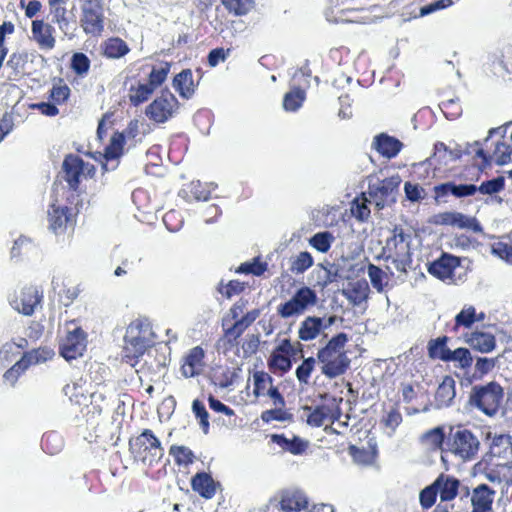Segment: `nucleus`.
<instances>
[{
    "label": "nucleus",
    "mask_w": 512,
    "mask_h": 512,
    "mask_svg": "<svg viewBox=\"0 0 512 512\" xmlns=\"http://www.w3.org/2000/svg\"><path fill=\"white\" fill-rule=\"evenodd\" d=\"M347 340L345 333H339L318 351L317 357L322 364L321 371L326 377H338L349 367L350 360L345 352Z\"/></svg>",
    "instance_id": "f257e3e1"
},
{
    "label": "nucleus",
    "mask_w": 512,
    "mask_h": 512,
    "mask_svg": "<svg viewBox=\"0 0 512 512\" xmlns=\"http://www.w3.org/2000/svg\"><path fill=\"white\" fill-rule=\"evenodd\" d=\"M155 334L151 323L146 318L133 320L126 329L124 336L125 357L137 358L154 345Z\"/></svg>",
    "instance_id": "f03ea898"
},
{
    "label": "nucleus",
    "mask_w": 512,
    "mask_h": 512,
    "mask_svg": "<svg viewBox=\"0 0 512 512\" xmlns=\"http://www.w3.org/2000/svg\"><path fill=\"white\" fill-rule=\"evenodd\" d=\"M410 242V234L405 233L399 227L393 229L392 236L386 241V260H390L398 272L407 273V269L412 263Z\"/></svg>",
    "instance_id": "7ed1b4c3"
},
{
    "label": "nucleus",
    "mask_w": 512,
    "mask_h": 512,
    "mask_svg": "<svg viewBox=\"0 0 512 512\" xmlns=\"http://www.w3.org/2000/svg\"><path fill=\"white\" fill-rule=\"evenodd\" d=\"M504 397L503 388L497 382L474 386L471 390L469 403L488 416L498 412Z\"/></svg>",
    "instance_id": "20e7f679"
},
{
    "label": "nucleus",
    "mask_w": 512,
    "mask_h": 512,
    "mask_svg": "<svg viewBox=\"0 0 512 512\" xmlns=\"http://www.w3.org/2000/svg\"><path fill=\"white\" fill-rule=\"evenodd\" d=\"M129 447L134 459L145 465L158 462L164 454L159 439L149 429H145L140 435L131 439Z\"/></svg>",
    "instance_id": "39448f33"
},
{
    "label": "nucleus",
    "mask_w": 512,
    "mask_h": 512,
    "mask_svg": "<svg viewBox=\"0 0 512 512\" xmlns=\"http://www.w3.org/2000/svg\"><path fill=\"white\" fill-rule=\"evenodd\" d=\"M318 303V296L314 289L308 286H301L295 290L291 297L280 303L277 308V314L283 319L298 317L309 311Z\"/></svg>",
    "instance_id": "423d86ee"
},
{
    "label": "nucleus",
    "mask_w": 512,
    "mask_h": 512,
    "mask_svg": "<svg viewBox=\"0 0 512 512\" xmlns=\"http://www.w3.org/2000/svg\"><path fill=\"white\" fill-rule=\"evenodd\" d=\"M65 330L66 335L60 342V354L71 361L83 355L87 346L86 335L74 322L67 323Z\"/></svg>",
    "instance_id": "0eeeda50"
},
{
    "label": "nucleus",
    "mask_w": 512,
    "mask_h": 512,
    "mask_svg": "<svg viewBox=\"0 0 512 512\" xmlns=\"http://www.w3.org/2000/svg\"><path fill=\"white\" fill-rule=\"evenodd\" d=\"M104 10L99 0H86L81 6L80 25L87 35L100 36L104 31Z\"/></svg>",
    "instance_id": "6e6552de"
},
{
    "label": "nucleus",
    "mask_w": 512,
    "mask_h": 512,
    "mask_svg": "<svg viewBox=\"0 0 512 512\" xmlns=\"http://www.w3.org/2000/svg\"><path fill=\"white\" fill-rule=\"evenodd\" d=\"M42 298V291L36 286L26 285L20 290H15L9 294L8 301L15 311L25 316H31L41 304Z\"/></svg>",
    "instance_id": "1a4fd4ad"
},
{
    "label": "nucleus",
    "mask_w": 512,
    "mask_h": 512,
    "mask_svg": "<svg viewBox=\"0 0 512 512\" xmlns=\"http://www.w3.org/2000/svg\"><path fill=\"white\" fill-rule=\"evenodd\" d=\"M62 170L69 187L74 190L77 189L82 179L90 178L95 174L94 165L73 154L66 156Z\"/></svg>",
    "instance_id": "9d476101"
},
{
    "label": "nucleus",
    "mask_w": 512,
    "mask_h": 512,
    "mask_svg": "<svg viewBox=\"0 0 512 512\" xmlns=\"http://www.w3.org/2000/svg\"><path fill=\"white\" fill-rule=\"evenodd\" d=\"M399 177H390L377 180L369 185V202H373L378 209L395 202L396 193L400 185Z\"/></svg>",
    "instance_id": "9b49d317"
},
{
    "label": "nucleus",
    "mask_w": 512,
    "mask_h": 512,
    "mask_svg": "<svg viewBox=\"0 0 512 512\" xmlns=\"http://www.w3.org/2000/svg\"><path fill=\"white\" fill-rule=\"evenodd\" d=\"M451 452L463 460L474 459L480 448V441L471 431L457 429L451 434Z\"/></svg>",
    "instance_id": "f8f14e48"
},
{
    "label": "nucleus",
    "mask_w": 512,
    "mask_h": 512,
    "mask_svg": "<svg viewBox=\"0 0 512 512\" xmlns=\"http://www.w3.org/2000/svg\"><path fill=\"white\" fill-rule=\"evenodd\" d=\"M177 108V98L165 90L146 108V115L156 123H164L173 116Z\"/></svg>",
    "instance_id": "ddd939ff"
},
{
    "label": "nucleus",
    "mask_w": 512,
    "mask_h": 512,
    "mask_svg": "<svg viewBox=\"0 0 512 512\" xmlns=\"http://www.w3.org/2000/svg\"><path fill=\"white\" fill-rule=\"evenodd\" d=\"M435 223L439 225H450L460 229H468L473 232H482V227L476 218L464 215L460 212H443L435 216Z\"/></svg>",
    "instance_id": "4468645a"
},
{
    "label": "nucleus",
    "mask_w": 512,
    "mask_h": 512,
    "mask_svg": "<svg viewBox=\"0 0 512 512\" xmlns=\"http://www.w3.org/2000/svg\"><path fill=\"white\" fill-rule=\"evenodd\" d=\"M55 29L43 20H33L31 23L30 39L34 41L40 50L50 51L56 45Z\"/></svg>",
    "instance_id": "2eb2a0df"
},
{
    "label": "nucleus",
    "mask_w": 512,
    "mask_h": 512,
    "mask_svg": "<svg viewBox=\"0 0 512 512\" xmlns=\"http://www.w3.org/2000/svg\"><path fill=\"white\" fill-rule=\"evenodd\" d=\"M369 293V284L365 279L351 280L341 290V294L353 307H360L366 303Z\"/></svg>",
    "instance_id": "dca6fc26"
},
{
    "label": "nucleus",
    "mask_w": 512,
    "mask_h": 512,
    "mask_svg": "<svg viewBox=\"0 0 512 512\" xmlns=\"http://www.w3.org/2000/svg\"><path fill=\"white\" fill-rule=\"evenodd\" d=\"M125 143V136L121 132H115L111 138L110 143L105 148L104 162L102 169L104 171L115 170L118 166V159L123 154Z\"/></svg>",
    "instance_id": "f3484780"
},
{
    "label": "nucleus",
    "mask_w": 512,
    "mask_h": 512,
    "mask_svg": "<svg viewBox=\"0 0 512 512\" xmlns=\"http://www.w3.org/2000/svg\"><path fill=\"white\" fill-rule=\"evenodd\" d=\"M459 265L460 260L458 257L443 254L438 260L429 265L428 272L441 280H447L452 278L454 270Z\"/></svg>",
    "instance_id": "a211bd4d"
},
{
    "label": "nucleus",
    "mask_w": 512,
    "mask_h": 512,
    "mask_svg": "<svg viewBox=\"0 0 512 512\" xmlns=\"http://www.w3.org/2000/svg\"><path fill=\"white\" fill-rule=\"evenodd\" d=\"M203 359V349L199 346L192 348L187 355L183 357L181 366L182 375L186 378H190L201 374L205 366Z\"/></svg>",
    "instance_id": "6ab92c4d"
},
{
    "label": "nucleus",
    "mask_w": 512,
    "mask_h": 512,
    "mask_svg": "<svg viewBox=\"0 0 512 512\" xmlns=\"http://www.w3.org/2000/svg\"><path fill=\"white\" fill-rule=\"evenodd\" d=\"M477 156L481 157L485 162H495L497 165L503 166L512 163V143L510 140L497 142L492 154L488 155L484 149H478Z\"/></svg>",
    "instance_id": "aec40b11"
},
{
    "label": "nucleus",
    "mask_w": 512,
    "mask_h": 512,
    "mask_svg": "<svg viewBox=\"0 0 512 512\" xmlns=\"http://www.w3.org/2000/svg\"><path fill=\"white\" fill-rule=\"evenodd\" d=\"M433 483L441 501H451L458 494L460 481L453 476L442 473Z\"/></svg>",
    "instance_id": "412c9836"
},
{
    "label": "nucleus",
    "mask_w": 512,
    "mask_h": 512,
    "mask_svg": "<svg viewBox=\"0 0 512 512\" xmlns=\"http://www.w3.org/2000/svg\"><path fill=\"white\" fill-rule=\"evenodd\" d=\"M437 198L452 194L456 198L472 196L477 192V186L473 184H456L454 182H446L434 188Z\"/></svg>",
    "instance_id": "4be33fe9"
},
{
    "label": "nucleus",
    "mask_w": 512,
    "mask_h": 512,
    "mask_svg": "<svg viewBox=\"0 0 512 512\" xmlns=\"http://www.w3.org/2000/svg\"><path fill=\"white\" fill-rule=\"evenodd\" d=\"M324 330V319L316 316L306 317L299 325L298 336L302 341L316 339Z\"/></svg>",
    "instance_id": "5701e85b"
},
{
    "label": "nucleus",
    "mask_w": 512,
    "mask_h": 512,
    "mask_svg": "<svg viewBox=\"0 0 512 512\" xmlns=\"http://www.w3.org/2000/svg\"><path fill=\"white\" fill-rule=\"evenodd\" d=\"M495 492L491 490L486 484L477 486L471 496V504L473 510L477 511H492V503Z\"/></svg>",
    "instance_id": "b1692460"
},
{
    "label": "nucleus",
    "mask_w": 512,
    "mask_h": 512,
    "mask_svg": "<svg viewBox=\"0 0 512 512\" xmlns=\"http://www.w3.org/2000/svg\"><path fill=\"white\" fill-rule=\"evenodd\" d=\"M466 342L475 350L481 353H489L496 347V340L493 334L483 331L472 332Z\"/></svg>",
    "instance_id": "393cba45"
},
{
    "label": "nucleus",
    "mask_w": 512,
    "mask_h": 512,
    "mask_svg": "<svg viewBox=\"0 0 512 512\" xmlns=\"http://www.w3.org/2000/svg\"><path fill=\"white\" fill-rule=\"evenodd\" d=\"M259 315L260 311L258 309H253L247 312L226 329V336L230 339L236 340L259 317Z\"/></svg>",
    "instance_id": "a878e982"
},
{
    "label": "nucleus",
    "mask_w": 512,
    "mask_h": 512,
    "mask_svg": "<svg viewBox=\"0 0 512 512\" xmlns=\"http://www.w3.org/2000/svg\"><path fill=\"white\" fill-rule=\"evenodd\" d=\"M273 442L277 443L282 449L294 454H302L308 447V441L301 439L295 435L287 437L285 435H273Z\"/></svg>",
    "instance_id": "bb28decb"
},
{
    "label": "nucleus",
    "mask_w": 512,
    "mask_h": 512,
    "mask_svg": "<svg viewBox=\"0 0 512 512\" xmlns=\"http://www.w3.org/2000/svg\"><path fill=\"white\" fill-rule=\"evenodd\" d=\"M374 145L376 150L387 158L396 156L402 147V143L398 139L384 133L375 138Z\"/></svg>",
    "instance_id": "cd10ccee"
},
{
    "label": "nucleus",
    "mask_w": 512,
    "mask_h": 512,
    "mask_svg": "<svg viewBox=\"0 0 512 512\" xmlns=\"http://www.w3.org/2000/svg\"><path fill=\"white\" fill-rule=\"evenodd\" d=\"M68 0H50V13L52 15V22L57 24L59 29L63 32L69 27L70 20L68 18L67 11Z\"/></svg>",
    "instance_id": "c85d7f7f"
},
{
    "label": "nucleus",
    "mask_w": 512,
    "mask_h": 512,
    "mask_svg": "<svg viewBox=\"0 0 512 512\" xmlns=\"http://www.w3.org/2000/svg\"><path fill=\"white\" fill-rule=\"evenodd\" d=\"M101 49L103 54L109 59H119L129 53L130 48L124 40L119 37H111L105 40Z\"/></svg>",
    "instance_id": "c756f323"
},
{
    "label": "nucleus",
    "mask_w": 512,
    "mask_h": 512,
    "mask_svg": "<svg viewBox=\"0 0 512 512\" xmlns=\"http://www.w3.org/2000/svg\"><path fill=\"white\" fill-rule=\"evenodd\" d=\"M192 489L198 492L202 497L210 499L216 492L214 480L207 473L196 474L191 481Z\"/></svg>",
    "instance_id": "7c9ffc66"
},
{
    "label": "nucleus",
    "mask_w": 512,
    "mask_h": 512,
    "mask_svg": "<svg viewBox=\"0 0 512 512\" xmlns=\"http://www.w3.org/2000/svg\"><path fill=\"white\" fill-rule=\"evenodd\" d=\"M308 497L300 492H287L282 495V510L284 512H296L303 508H308Z\"/></svg>",
    "instance_id": "2f4dec72"
},
{
    "label": "nucleus",
    "mask_w": 512,
    "mask_h": 512,
    "mask_svg": "<svg viewBox=\"0 0 512 512\" xmlns=\"http://www.w3.org/2000/svg\"><path fill=\"white\" fill-rule=\"evenodd\" d=\"M173 87L183 98L189 99L194 93L193 75L190 70H183L174 77Z\"/></svg>",
    "instance_id": "473e14b6"
},
{
    "label": "nucleus",
    "mask_w": 512,
    "mask_h": 512,
    "mask_svg": "<svg viewBox=\"0 0 512 512\" xmlns=\"http://www.w3.org/2000/svg\"><path fill=\"white\" fill-rule=\"evenodd\" d=\"M455 394V380L450 376H445L435 394L438 406L444 407L450 405Z\"/></svg>",
    "instance_id": "72a5a7b5"
},
{
    "label": "nucleus",
    "mask_w": 512,
    "mask_h": 512,
    "mask_svg": "<svg viewBox=\"0 0 512 512\" xmlns=\"http://www.w3.org/2000/svg\"><path fill=\"white\" fill-rule=\"evenodd\" d=\"M304 413L307 423L313 427H320L332 420L331 410L327 406H317L315 409L305 407Z\"/></svg>",
    "instance_id": "f704fd0d"
},
{
    "label": "nucleus",
    "mask_w": 512,
    "mask_h": 512,
    "mask_svg": "<svg viewBox=\"0 0 512 512\" xmlns=\"http://www.w3.org/2000/svg\"><path fill=\"white\" fill-rule=\"evenodd\" d=\"M486 478L490 482L497 483H506L507 485L512 484V465L510 464H500L495 468L488 470L485 473Z\"/></svg>",
    "instance_id": "c9c22d12"
},
{
    "label": "nucleus",
    "mask_w": 512,
    "mask_h": 512,
    "mask_svg": "<svg viewBox=\"0 0 512 512\" xmlns=\"http://www.w3.org/2000/svg\"><path fill=\"white\" fill-rule=\"evenodd\" d=\"M314 259L308 251H302L290 259V270L294 274H303L312 267Z\"/></svg>",
    "instance_id": "e433bc0d"
},
{
    "label": "nucleus",
    "mask_w": 512,
    "mask_h": 512,
    "mask_svg": "<svg viewBox=\"0 0 512 512\" xmlns=\"http://www.w3.org/2000/svg\"><path fill=\"white\" fill-rule=\"evenodd\" d=\"M448 338L446 336L432 339L428 343V353L433 359L446 361L450 349L446 346Z\"/></svg>",
    "instance_id": "4c0bfd02"
},
{
    "label": "nucleus",
    "mask_w": 512,
    "mask_h": 512,
    "mask_svg": "<svg viewBox=\"0 0 512 512\" xmlns=\"http://www.w3.org/2000/svg\"><path fill=\"white\" fill-rule=\"evenodd\" d=\"M335 237L332 233L328 231L318 232L314 234L309 240V245L316 249L320 253H327L332 243L334 242Z\"/></svg>",
    "instance_id": "58836bf2"
},
{
    "label": "nucleus",
    "mask_w": 512,
    "mask_h": 512,
    "mask_svg": "<svg viewBox=\"0 0 512 512\" xmlns=\"http://www.w3.org/2000/svg\"><path fill=\"white\" fill-rule=\"evenodd\" d=\"M305 98L306 93L304 90L300 88H294L284 95L283 108L286 111H296L302 106Z\"/></svg>",
    "instance_id": "ea45409f"
},
{
    "label": "nucleus",
    "mask_w": 512,
    "mask_h": 512,
    "mask_svg": "<svg viewBox=\"0 0 512 512\" xmlns=\"http://www.w3.org/2000/svg\"><path fill=\"white\" fill-rule=\"evenodd\" d=\"M446 362H454L458 367L465 369L472 365L473 358L467 348H457L450 350Z\"/></svg>",
    "instance_id": "a19ab883"
},
{
    "label": "nucleus",
    "mask_w": 512,
    "mask_h": 512,
    "mask_svg": "<svg viewBox=\"0 0 512 512\" xmlns=\"http://www.w3.org/2000/svg\"><path fill=\"white\" fill-rule=\"evenodd\" d=\"M223 6L234 15H246L254 7V0H221Z\"/></svg>",
    "instance_id": "79ce46f5"
},
{
    "label": "nucleus",
    "mask_w": 512,
    "mask_h": 512,
    "mask_svg": "<svg viewBox=\"0 0 512 512\" xmlns=\"http://www.w3.org/2000/svg\"><path fill=\"white\" fill-rule=\"evenodd\" d=\"M154 92L151 85L139 84L136 87H131L129 90V99L135 106L148 100L150 95Z\"/></svg>",
    "instance_id": "37998d69"
},
{
    "label": "nucleus",
    "mask_w": 512,
    "mask_h": 512,
    "mask_svg": "<svg viewBox=\"0 0 512 512\" xmlns=\"http://www.w3.org/2000/svg\"><path fill=\"white\" fill-rule=\"evenodd\" d=\"M53 356V350L49 348H40L26 353L21 359L26 362V367L28 368L30 365L45 362Z\"/></svg>",
    "instance_id": "c03bdc74"
},
{
    "label": "nucleus",
    "mask_w": 512,
    "mask_h": 512,
    "mask_svg": "<svg viewBox=\"0 0 512 512\" xmlns=\"http://www.w3.org/2000/svg\"><path fill=\"white\" fill-rule=\"evenodd\" d=\"M37 53H28L27 51H21V52H13L7 63L6 66L11 68L16 74L21 73L24 70L25 64L27 63L30 56H36Z\"/></svg>",
    "instance_id": "a18cd8bd"
},
{
    "label": "nucleus",
    "mask_w": 512,
    "mask_h": 512,
    "mask_svg": "<svg viewBox=\"0 0 512 512\" xmlns=\"http://www.w3.org/2000/svg\"><path fill=\"white\" fill-rule=\"evenodd\" d=\"M483 316L477 318L476 309L469 305L464 306L463 309L456 315L455 322L457 326L470 327L474 322L480 321Z\"/></svg>",
    "instance_id": "49530a36"
},
{
    "label": "nucleus",
    "mask_w": 512,
    "mask_h": 512,
    "mask_svg": "<svg viewBox=\"0 0 512 512\" xmlns=\"http://www.w3.org/2000/svg\"><path fill=\"white\" fill-rule=\"evenodd\" d=\"M272 377L265 372H255L253 375L254 394L264 396L268 393V388L272 385Z\"/></svg>",
    "instance_id": "de8ad7c7"
},
{
    "label": "nucleus",
    "mask_w": 512,
    "mask_h": 512,
    "mask_svg": "<svg viewBox=\"0 0 512 512\" xmlns=\"http://www.w3.org/2000/svg\"><path fill=\"white\" fill-rule=\"evenodd\" d=\"M170 454L175 458L178 464L188 465L193 462L194 454L191 449L186 446L172 445Z\"/></svg>",
    "instance_id": "09e8293b"
},
{
    "label": "nucleus",
    "mask_w": 512,
    "mask_h": 512,
    "mask_svg": "<svg viewBox=\"0 0 512 512\" xmlns=\"http://www.w3.org/2000/svg\"><path fill=\"white\" fill-rule=\"evenodd\" d=\"M505 179L502 176L483 182L477 191L485 195H494L504 189Z\"/></svg>",
    "instance_id": "8fccbe9b"
},
{
    "label": "nucleus",
    "mask_w": 512,
    "mask_h": 512,
    "mask_svg": "<svg viewBox=\"0 0 512 512\" xmlns=\"http://www.w3.org/2000/svg\"><path fill=\"white\" fill-rule=\"evenodd\" d=\"M192 412L194 413L195 417L199 420V424L203 432L207 434L209 430V414L204 404L198 399H195L192 403Z\"/></svg>",
    "instance_id": "3c124183"
},
{
    "label": "nucleus",
    "mask_w": 512,
    "mask_h": 512,
    "mask_svg": "<svg viewBox=\"0 0 512 512\" xmlns=\"http://www.w3.org/2000/svg\"><path fill=\"white\" fill-rule=\"evenodd\" d=\"M71 68L77 75L83 76L89 71L90 60L84 53H75L71 59Z\"/></svg>",
    "instance_id": "603ef678"
},
{
    "label": "nucleus",
    "mask_w": 512,
    "mask_h": 512,
    "mask_svg": "<svg viewBox=\"0 0 512 512\" xmlns=\"http://www.w3.org/2000/svg\"><path fill=\"white\" fill-rule=\"evenodd\" d=\"M316 360L313 357H309L303 360V362L296 369V377L300 383L307 384L312 371L314 370Z\"/></svg>",
    "instance_id": "864d4df0"
},
{
    "label": "nucleus",
    "mask_w": 512,
    "mask_h": 512,
    "mask_svg": "<svg viewBox=\"0 0 512 512\" xmlns=\"http://www.w3.org/2000/svg\"><path fill=\"white\" fill-rule=\"evenodd\" d=\"M368 276L372 286L378 291H383L384 279L387 278L385 272L376 265L370 264L368 266Z\"/></svg>",
    "instance_id": "5fc2aeb1"
},
{
    "label": "nucleus",
    "mask_w": 512,
    "mask_h": 512,
    "mask_svg": "<svg viewBox=\"0 0 512 512\" xmlns=\"http://www.w3.org/2000/svg\"><path fill=\"white\" fill-rule=\"evenodd\" d=\"M50 227L56 231L58 228L63 227L67 222V216L63 209L57 208L54 205L48 211Z\"/></svg>",
    "instance_id": "6e6d98bb"
},
{
    "label": "nucleus",
    "mask_w": 512,
    "mask_h": 512,
    "mask_svg": "<svg viewBox=\"0 0 512 512\" xmlns=\"http://www.w3.org/2000/svg\"><path fill=\"white\" fill-rule=\"evenodd\" d=\"M437 494H438V492H437L436 487L434 486V483L425 487L420 492V495H419V501H420L421 506L424 509L431 508L435 504Z\"/></svg>",
    "instance_id": "4d7b16f0"
},
{
    "label": "nucleus",
    "mask_w": 512,
    "mask_h": 512,
    "mask_svg": "<svg viewBox=\"0 0 512 512\" xmlns=\"http://www.w3.org/2000/svg\"><path fill=\"white\" fill-rule=\"evenodd\" d=\"M267 270V264L260 262L258 259H254L252 262H246L241 264L238 272L251 273L256 276L262 275Z\"/></svg>",
    "instance_id": "13d9d810"
},
{
    "label": "nucleus",
    "mask_w": 512,
    "mask_h": 512,
    "mask_svg": "<svg viewBox=\"0 0 512 512\" xmlns=\"http://www.w3.org/2000/svg\"><path fill=\"white\" fill-rule=\"evenodd\" d=\"M70 94V89L67 85H54L50 91V98L54 104H61L67 100Z\"/></svg>",
    "instance_id": "bf43d9fd"
},
{
    "label": "nucleus",
    "mask_w": 512,
    "mask_h": 512,
    "mask_svg": "<svg viewBox=\"0 0 512 512\" xmlns=\"http://www.w3.org/2000/svg\"><path fill=\"white\" fill-rule=\"evenodd\" d=\"M169 67H161V68H154L150 75H149V83L148 85H151L153 87V90H155L159 85H161L168 74Z\"/></svg>",
    "instance_id": "052dcab7"
},
{
    "label": "nucleus",
    "mask_w": 512,
    "mask_h": 512,
    "mask_svg": "<svg viewBox=\"0 0 512 512\" xmlns=\"http://www.w3.org/2000/svg\"><path fill=\"white\" fill-rule=\"evenodd\" d=\"M423 440L432 447H439L443 443L444 433L442 428L436 427L424 434Z\"/></svg>",
    "instance_id": "680f3d73"
},
{
    "label": "nucleus",
    "mask_w": 512,
    "mask_h": 512,
    "mask_svg": "<svg viewBox=\"0 0 512 512\" xmlns=\"http://www.w3.org/2000/svg\"><path fill=\"white\" fill-rule=\"evenodd\" d=\"M26 369V362L20 359L13 367L5 372L4 378L7 382L14 384L21 373H23Z\"/></svg>",
    "instance_id": "e2e57ef3"
},
{
    "label": "nucleus",
    "mask_w": 512,
    "mask_h": 512,
    "mask_svg": "<svg viewBox=\"0 0 512 512\" xmlns=\"http://www.w3.org/2000/svg\"><path fill=\"white\" fill-rule=\"evenodd\" d=\"M230 49L216 48L209 52L208 54V64L211 67L217 66L220 62H224L227 57L230 55Z\"/></svg>",
    "instance_id": "0e129e2a"
},
{
    "label": "nucleus",
    "mask_w": 512,
    "mask_h": 512,
    "mask_svg": "<svg viewBox=\"0 0 512 512\" xmlns=\"http://www.w3.org/2000/svg\"><path fill=\"white\" fill-rule=\"evenodd\" d=\"M60 297V301L64 306H70L73 301L79 295V289L76 286H70L63 289V291L58 293Z\"/></svg>",
    "instance_id": "69168bd1"
},
{
    "label": "nucleus",
    "mask_w": 512,
    "mask_h": 512,
    "mask_svg": "<svg viewBox=\"0 0 512 512\" xmlns=\"http://www.w3.org/2000/svg\"><path fill=\"white\" fill-rule=\"evenodd\" d=\"M492 252L507 263L512 264V244L497 243L493 246Z\"/></svg>",
    "instance_id": "338daca9"
},
{
    "label": "nucleus",
    "mask_w": 512,
    "mask_h": 512,
    "mask_svg": "<svg viewBox=\"0 0 512 512\" xmlns=\"http://www.w3.org/2000/svg\"><path fill=\"white\" fill-rule=\"evenodd\" d=\"M401 422L402 415L396 409H392L391 411H389L386 417L384 418L385 426L391 429L392 432L396 430V428L401 424Z\"/></svg>",
    "instance_id": "774afa93"
}]
</instances>
